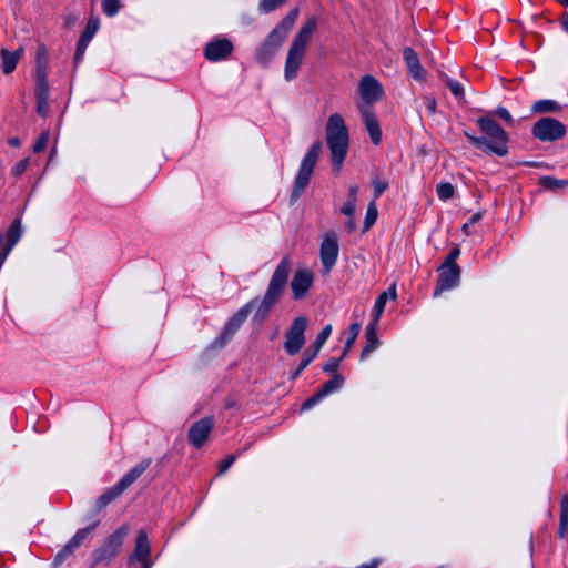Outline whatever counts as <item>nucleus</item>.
<instances>
[{
	"label": "nucleus",
	"instance_id": "nucleus-17",
	"mask_svg": "<svg viewBox=\"0 0 568 568\" xmlns=\"http://www.w3.org/2000/svg\"><path fill=\"white\" fill-rule=\"evenodd\" d=\"M98 29H99V18L91 17L88 20V23H87L84 30L82 31L80 39L77 43V49H75V53H74V64H78L81 61V59L83 58L84 52H85L90 41L92 40L93 36L98 31Z\"/></svg>",
	"mask_w": 568,
	"mask_h": 568
},
{
	"label": "nucleus",
	"instance_id": "nucleus-24",
	"mask_svg": "<svg viewBox=\"0 0 568 568\" xmlns=\"http://www.w3.org/2000/svg\"><path fill=\"white\" fill-rule=\"evenodd\" d=\"M21 235V221L19 219H16L7 231V242L2 251L9 253L12 250V247L17 244V242L20 240Z\"/></svg>",
	"mask_w": 568,
	"mask_h": 568
},
{
	"label": "nucleus",
	"instance_id": "nucleus-6",
	"mask_svg": "<svg viewBox=\"0 0 568 568\" xmlns=\"http://www.w3.org/2000/svg\"><path fill=\"white\" fill-rule=\"evenodd\" d=\"M129 532L130 526L128 524H123L118 529H115L105 539L101 547L93 551V565L109 564L113 558H115L119 555L124 539L128 537Z\"/></svg>",
	"mask_w": 568,
	"mask_h": 568
},
{
	"label": "nucleus",
	"instance_id": "nucleus-8",
	"mask_svg": "<svg viewBox=\"0 0 568 568\" xmlns=\"http://www.w3.org/2000/svg\"><path fill=\"white\" fill-rule=\"evenodd\" d=\"M307 327V318L298 316L293 320L291 326L285 333L284 349L290 355L297 354L305 343V329Z\"/></svg>",
	"mask_w": 568,
	"mask_h": 568
},
{
	"label": "nucleus",
	"instance_id": "nucleus-35",
	"mask_svg": "<svg viewBox=\"0 0 568 568\" xmlns=\"http://www.w3.org/2000/svg\"><path fill=\"white\" fill-rule=\"evenodd\" d=\"M359 332H361V324L359 323H353L349 326L351 336L345 342V347H344V352L342 353V357H345L346 354L348 353V351L353 347V345H354V343H355Z\"/></svg>",
	"mask_w": 568,
	"mask_h": 568
},
{
	"label": "nucleus",
	"instance_id": "nucleus-61",
	"mask_svg": "<svg viewBox=\"0 0 568 568\" xmlns=\"http://www.w3.org/2000/svg\"><path fill=\"white\" fill-rule=\"evenodd\" d=\"M44 55H45V47L43 44H41V45H39V49H38V63L42 62L41 57H44Z\"/></svg>",
	"mask_w": 568,
	"mask_h": 568
},
{
	"label": "nucleus",
	"instance_id": "nucleus-54",
	"mask_svg": "<svg viewBox=\"0 0 568 568\" xmlns=\"http://www.w3.org/2000/svg\"><path fill=\"white\" fill-rule=\"evenodd\" d=\"M423 101H424L427 110L429 111V113L434 114L436 112V106H437L435 98L425 95V97H423Z\"/></svg>",
	"mask_w": 568,
	"mask_h": 568
},
{
	"label": "nucleus",
	"instance_id": "nucleus-57",
	"mask_svg": "<svg viewBox=\"0 0 568 568\" xmlns=\"http://www.w3.org/2000/svg\"><path fill=\"white\" fill-rule=\"evenodd\" d=\"M345 229L348 233H352L356 230V223L353 216H348V220L345 223Z\"/></svg>",
	"mask_w": 568,
	"mask_h": 568
},
{
	"label": "nucleus",
	"instance_id": "nucleus-19",
	"mask_svg": "<svg viewBox=\"0 0 568 568\" xmlns=\"http://www.w3.org/2000/svg\"><path fill=\"white\" fill-rule=\"evenodd\" d=\"M148 559H151V545L146 531L140 529L136 534L135 547L129 558V564L132 565L134 561Z\"/></svg>",
	"mask_w": 568,
	"mask_h": 568
},
{
	"label": "nucleus",
	"instance_id": "nucleus-48",
	"mask_svg": "<svg viewBox=\"0 0 568 568\" xmlns=\"http://www.w3.org/2000/svg\"><path fill=\"white\" fill-rule=\"evenodd\" d=\"M344 357H339V358H331L327 363H325L323 365V371L326 372V373H335L339 366V363L343 359Z\"/></svg>",
	"mask_w": 568,
	"mask_h": 568
},
{
	"label": "nucleus",
	"instance_id": "nucleus-11",
	"mask_svg": "<svg viewBox=\"0 0 568 568\" xmlns=\"http://www.w3.org/2000/svg\"><path fill=\"white\" fill-rule=\"evenodd\" d=\"M214 418L206 416L193 423L187 432L189 444L195 448H201L207 440L214 428Z\"/></svg>",
	"mask_w": 568,
	"mask_h": 568
},
{
	"label": "nucleus",
	"instance_id": "nucleus-59",
	"mask_svg": "<svg viewBox=\"0 0 568 568\" xmlns=\"http://www.w3.org/2000/svg\"><path fill=\"white\" fill-rule=\"evenodd\" d=\"M562 28L568 32V12H565L560 19Z\"/></svg>",
	"mask_w": 568,
	"mask_h": 568
},
{
	"label": "nucleus",
	"instance_id": "nucleus-15",
	"mask_svg": "<svg viewBox=\"0 0 568 568\" xmlns=\"http://www.w3.org/2000/svg\"><path fill=\"white\" fill-rule=\"evenodd\" d=\"M285 39L286 38L278 33V31L273 29L257 51L258 61L263 64L268 63L275 52L282 47Z\"/></svg>",
	"mask_w": 568,
	"mask_h": 568
},
{
	"label": "nucleus",
	"instance_id": "nucleus-64",
	"mask_svg": "<svg viewBox=\"0 0 568 568\" xmlns=\"http://www.w3.org/2000/svg\"><path fill=\"white\" fill-rule=\"evenodd\" d=\"M139 562L141 564V568H152L153 565L152 559L141 560Z\"/></svg>",
	"mask_w": 568,
	"mask_h": 568
},
{
	"label": "nucleus",
	"instance_id": "nucleus-5",
	"mask_svg": "<svg viewBox=\"0 0 568 568\" xmlns=\"http://www.w3.org/2000/svg\"><path fill=\"white\" fill-rule=\"evenodd\" d=\"M316 30L317 19L312 17L301 27L294 37L285 61L284 75L287 81H291L296 77L306 53L308 42Z\"/></svg>",
	"mask_w": 568,
	"mask_h": 568
},
{
	"label": "nucleus",
	"instance_id": "nucleus-20",
	"mask_svg": "<svg viewBox=\"0 0 568 568\" xmlns=\"http://www.w3.org/2000/svg\"><path fill=\"white\" fill-rule=\"evenodd\" d=\"M405 63L408 68L410 75L416 80L425 79V70L419 63V58L414 49L405 48L403 51Z\"/></svg>",
	"mask_w": 568,
	"mask_h": 568
},
{
	"label": "nucleus",
	"instance_id": "nucleus-2",
	"mask_svg": "<svg viewBox=\"0 0 568 568\" xmlns=\"http://www.w3.org/2000/svg\"><path fill=\"white\" fill-rule=\"evenodd\" d=\"M477 124L485 135L475 136L465 132L468 141L485 153H491L498 156L506 155L508 153V135L505 130L489 116L479 118Z\"/></svg>",
	"mask_w": 568,
	"mask_h": 568
},
{
	"label": "nucleus",
	"instance_id": "nucleus-33",
	"mask_svg": "<svg viewBox=\"0 0 568 568\" xmlns=\"http://www.w3.org/2000/svg\"><path fill=\"white\" fill-rule=\"evenodd\" d=\"M539 182L544 187L552 191L568 186V180H558L552 176H542Z\"/></svg>",
	"mask_w": 568,
	"mask_h": 568
},
{
	"label": "nucleus",
	"instance_id": "nucleus-52",
	"mask_svg": "<svg viewBox=\"0 0 568 568\" xmlns=\"http://www.w3.org/2000/svg\"><path fill=\"white\" fill-rule=\"evenodd\" d=\"M560 519H568V493L564 494L560 499Z\"/></svg>",
	"mask_w": 568,
	"mask_h": 568
},
{
	"label": "nucleus",
	"instance_id": "nucleus-10",
	"mask_svg": "<svg viewBox=\"0 0 568 568\" xmlns=\"http://www.w3.org/2000/svg\"><path fill=\"white\" fill-rule=\"evenodd\" d=\"M338 252L339 245L336 233L331 230L326 232L320 248L321 262L326 274H328L336 264Z\"/></svg>",
	"mask_w": 568,
	"mask_h": 568
},
{
	"label": "nucleus",
	"instance_id": "nucleus-44",
	"mask_svg": "<svg viewBox=\"0 0 568 568\" xmlns=\"http://www.w3.org/2000/svg\"><path fill=\"white\" fill-rule=\"evenodd\" d=\"M286 0H261L260 9L266 13L281 7Z\"/></svg>",
	"mask_w": 568,
	"mask_h": 568
},
{
	"label": "nucleus",
	"instance_id": "nucleus-60",
	"mask_svg": "<svg viewBox=\"0 0 568 568\" xmlns=\"http://www.w3.org/2000/svg\"><path fill=\"white\" fill-rule=\"evenodd\" d=\"M388 297H390L392 300H395L397 294H396V285L393 284L389 288H388Z\"/></svg>",
	"mask_w": 568,
	"mask_h": 568
},
{
	"label": "nucleus",
	"instance_id": "nucleus-30",
	"mask_svg": "<svg viewBox=\"0 0 568 568\" xmlns=\"http://www.w3.org/2000/svg\"><path fill=\"white\" fill-rule=\"evenodd\" d=\"M560 110L561 105L554 100H539L536 101L531 106V111L534 113H554Z\"/></svg>",
	"mask_w": 568,
	"mask_h": 568
},
{
	"label": "nucleus",
	"instance_id": "nucleus-37",
	"mask_svg": "<svg viewBox=\"0 0 568 568\" xmlns=\"http://www.w3.org/2000/svg\"><path fill=\"white\" fill-rule=\"evenodd\" d=\"M121 7V0H102V10L108 17L115 16Z\"/></svg>",
	"mask_w": 568,
	"mask_h": 568
},
{
	"label": "nucleus",
	"instance_id": "nucleus-18",
	"mask_svg": "<svg viewBox=\"0 0 568 568\" xmlns=\"http://www.w3.org/2000/svg\"><path fill=\"white\" fill-rule=\"evenodd\" d=\"M358 109L362 113L366 130L369 133V138L372 142L377 145L382 141V130L379 128V122L373 112L371 106L359 104Z\"/></svg>",
	"mask_w": 568,
	"mask_h": 568
},
{
	"label": "nucleus",
	"instance_id": "nucleus-36",
	"mask_svg": "<svg viewBox=\"0 0 568 568\" xmlns=\"http://www.w3.org/2000/svg\"><path fill=\"white\" fill-rule=\"evenodd\" d=\"M377 215L378 212L376 204L374 202L369 203L364 221V232L368 231L373 226V224L376 222Z\"/></svg>",
	"mask_w": 568,
	"mask_h": 568
},
{
	"label": "nucleus",
	"instance_id": "nucleus-38",
	"mask_svg": "<svg viewBox=\"0 0 568 568\" xmlns=\"http://www.w3.org/2000/svg\"><path fill=\"white\" fill-rule=\"evenodd\" d=\"M37 98V112L40 116H47L49 111V93H36Z\"/></svg>",
	"mask_w": 568,
	"mask_h": 568
},
{
	"label": "nucleus",
	"instance_id": "nucleus-3",
	"mask_svg": "<svg viewBox=\"0 0 568 568\" xmlns=\"http://www.w3.org/2000/svg\"><path fill=\"white\" fill-rule=\"evenodd\" d=\"M348 129L341 114H332L326 124V143L332 154L333 168L338 173L348 150Z\"/></svg>",
	"mask_w": 568,
	"mask_h": 568
},
{
	"label": "nucleus",
	"instance_id": "nucleus-32",
	"mask_svg": "<svg viewBox=\"0 0 568 568\" xmlns=\"http://www.w3.org/2000/svg\"><path fill=\"white\" fill-rule=\"evenodd\" d=\"M98 525V521L83 528V529H80L72 538L71 540L69 541V544L71 545V547L73 548H78L80 547V545L89 537V535L94 530V528L97 527Z\"/></svg>",
	"mask_w": 568,
	"mask_h": 568
},
{
	"label": "nucleus",
	"instance_id": "nucleus-63",
	"mask_svg": "<svg viewBox=\"0 0 568 568\" xmlns=\"http://www.w3.org/2000/svg\"><path fill=\"white\" fill-rule=\"evenodd\" d=\"M377 566L378 560H373L372 562L358 566L357 568H377Z\"/></svg>",
	"mask_w": 568,
	"mask_h": 568
},
{
	"label": "nucleus",
	"instance_id": "nucleus-26",
	"mask_svg": "<svg viewBox=\"0 0 568 568\" xmlns=\"http://www.w3.org/2000/svg\"><path fill=\"white\" fill-rule=\"evenodd\" d=\"M298 8L291 9L274 30L278 31V33L286 38L298 17Z\"/></svg>",
	"mask_w": 568,
	"mask_h": 568
},
{
	"label": "nucleus",
	"instance_id": "nucleus-45",
	"mask_svg": "<svg viewBox=\"0 0 568 568\" xmlns=\"http://www.w3.org/2000/svg\"><path fill=\"white\" fill-rule=\"evenodd\" d=\"M372 184L374 187L375 199H378L383 194V192L386 191L388 187V182L386 180L373 179Z\"/></svg>",
	"mask_w": 568,
	"mask_h": 568
},
{
	"label": "nucleus",
	"instance_id": "nucleus-29",
	"mask_svg": "<svg viewBox=\"0 0 568 568\" xmlns=\"http://www.w3.org/2000/svg\"><path fill=\"white\" fill-rule=\"evenodd\" d=\"M343 384L344 377L341 374H334L333 377L326 383H324L317 392L324 398L327 395L338 390Z\"/></svg>",
	"mask_w": 568,
	"mask_h": 568
},
{
	"label": "nucleus",
	"instance_id": "nucleus-51",
	"mask_svg": "<svg viewBox=\"0 0 568 568\" xmlns=\"http://www.w3.org/2000/svg\"><path fill=\"white\" fill-rule=\"evenodd\" d=\"M29 163V159L20 160L12 169V174L14 176H20L27 170Z\"/></svg>",
	"mask_w": 568,
	"mask_h": 568
},
{
	"label": "nucleus",
	"instance_id": "nucleus-12",
	"mask_svg": "<svg viewBox=\"0 0 568 568\" xmlns=\"http://www.w3.org/2000/svg\"><path fill=\"white\" fill-rule=\"evenodd\" d=\"M438 278L434 290V296L438 297L443 292L452 290L459 284L460 281V267L445 266L442 264L438 267Z\"/></svg>",
	"mask_w": 568,
	"mask_h": 568
},
{
	"label": "nucleus",
	"instance_id": "nucleus-25",
	"mask_svg": "<svg viewBox=\"0 0 568 568\" xmlns=\"http://www.w3.org/2000/svg\"><path fill=\"white\" fill-rule=\"evenodd\" d=\"M125 489L118 483L114 487L105 491L103 495L99 497L97 500L95 509L97 511H101L105 508L110 503L120 497Z\"/></svg>",
	"mask_w": 568,
	"mask_h": 568
},
{
	"label": "nucleus",
	"instance_id": "nucleus-7",
	"mask_svg": "<svg viewBox=\"0 0 568 568\" xmlns=\"http://www.w3.org/2000/svg\"><path fill=\"white\" fill-rule=\"evenodd\" d=\"M323 144L316 141L304 156L297 176L295 179L292 197L297 199L305 190L316 166Z\"/></svg>",
	"mask_w": 568,
	"mask_h": 568
},
{
	"label": "nucleus",
	"instance_id": "nucleus-22",
	"mask_svg": "<svg viewBox=\"0 0 568 568\" xmlns=\"http://www.w3.org/2000/svg\"><path fill=\"white\" fill-rule=\"evenodd\" d=\"M22 49H19L17 51H9L7 49H2L0 51V55L2 59V71L4 74H10L14 71L17 63L21 57Z\"/></svg>",
	"mask_w": 568,
	"mask_h": 568
},
{
	"label": "nucleus",
	"instance_id": "nucleus-46",
	"mask_svg": "<svg viewBox=\"0 0 568 568\" xmlns=\"http://www.w3.org/2000/svg\"><path fill=\"white\" fill-rule=\"evenodd\" d=\"M460 255V248L458 246H455L450 252L449 254L446 256L445 261L443 262V264H445V266H454V267H459L456 260L458 258V256Z\"/></svg>",
	"mask_w": 568,
	"mask_h": 568
},
{
	"label": "nucleus",
	"instance_id": "nucleus-47",
	"mask_svg": "<svg viewBox=\"0 0 568 568\" xmlns=\"http://www.w3.org/2000/svg\"><path fill=\"white\" fill-rule=\"evenodd\" d=\"M323 399V397L321 396V394L318 392H316L313 396H311L310 398H307L305 402H303L302 406H301V409L302 410H306V409H310L312 408L314 405H316L317 403H320L321 400Z\"/></svg>",
	"mask_w": 568,
	"mask_h": 568
},
{
	"label": "nucleus",
	"instance_id": "nucleus-4",
	"mask_svg": "<svg viewBox=\"0 0 568 568\" xmlns=\"http://www.w3.org/2000/svg\"><path fill=\"white\" fill-rule=\"evenodd\" d=\"M316 30L317 19L312 17L301 27L294 37L285 61L284 75L287 81H291L296 77L306 53L308 42Z\"/></svg>",
	"mask_w": 568,
	"mask_h": 568
},
{
	"label": "nucleus",
	"instance_id": "nucleus-50",
	"mask_svg": "<svg viewBox=\"0 0 568 568\" xmlns=\"http://www.w3.org/2000/svg\"><path fill=\"white\" fill-rule=\"evenodd\" d=\"M235 460H236L235 455H229L224 460H222L220 463V469H219L217 475L224 474L233 465V463Z\"/></svg>",
	"mask_w": 568,
	"mask_h": 568
},
{
	"label": "nucleus",
	"instance_id": "nucleus-55",
	"mask_svg": "<svg viewBox=\"0 0 568 568\" xmlns=\"http://www.w3.org/2000/svg\"><path fill=\"white\" fill-rule=\"evenodd\" d=\"M568 535V519L559 518L558 536L559 538H566Z\"/></svg>",
	"mask_w": 568,
	"mask_h": 568
},
{
	"label": "nucleus",
	"instance_id": "nucleus-53",
	"mask_svg": "<svg viewBox=\"0 0 568 568\" xmlns=\"http://www.w3.org/2000/svg\"><path fill=\"white\" fill-rule=\"evenodd\" d=\"M356 209V202L348 201L341 207V212L346 216H353Z\"/></svg>",
	"mask_w": 568,
	"mask_h": 568
},
{
	"label": "nucleus",
	"instance_id": "nucleus-42",
	"mask_svg": "<svg viewBox=\"0 0 568 568\" xmlns=\"http://www.w3.org/2000/svg\"><path fill=\"white\" fill-rule=\"evenodd\" d=\"M75 548L68 542L54 557L53 566L61 565L67 558L71 557Z\"/></svg>",
	"mask_w": 568,
	"mask_h": 568
},
{
	"label": "nucleus",
	"instance_id": "nucleus-58",
	"mask_svg": "<svg viewBox=\"0 0 568 568\" xmlns=\"http://www.w3.org/2000/svg\"><path fill=\"white\" fill-rule=\"evenodd\" d=\"M75 22H77V18L74 16L70 14V16L65 17V27L67 28L74 26Z\"/></svg>",
	"mask_w": 568,
	"mask_h": 568
},
{
	"label": "nucleus",
	"instance_id": "nucleus-56",
	"mask_svg": "<svg viewBox=\"0 0 568 568\" xmlns=\"http://www.w3.org/2000/svg\"><path fill=\"white\" fill-rule=\"evenodd\" d=\"M358 186L352 185L348 190V201L357 202Z\"/></svg>",
	"mask_w": 568,
	"mask_h": 568
},
{
	"label": "nucleus",
	"instance_id": "nucleus-39",
	"mask_svg": "<svg viewBox=\"0 0 568 568\" xmlns=\"http://www.w3.org/2000/svg\"><path fill=\"white\" fill-rule=\"evenodd\" d=\"M316 357L313 353H311V349H306L303 354V358L296 368V371L292 374V379H295L310 364L311 362Z\"/></svg>",
	"mask_w": 568,
	"mask_h": 568
},
{
	"label": "nucleus",
	"instance_id": "nucleus-34",
	"mask_svg": "<svg viewBox=\"0 0 568 568\" xmlns=\"http://www.w3.org/2000/svg\"><path fill=\"white\" fill-rule=\"evenodd\" d=\"M387 300H388V292H382L378 295V297L375 302V306H374L373 322L378 323V321L384 312Z\"/></svg>",
	"mask_w": 568,
	"mask_h": 568
},
{
	"label": "nucleus",
	"instance_id": "nucleus-40",
	"mask_svg": "<svg viewBox=\"0 0 568 568\" xmlns=\"http://www.w3.org/2000/svg\"><path fill=\"white\" fill-rule=\"evenodd\" d=\"M446 87L449 88L450 92L456 97V98H462L464 97V87L462 83H459L458 81L456 80H453L446 75L442 77Z\"/></svg>",
	"mask_w": 568,
	"mask_h": 568
},
{
	"label": "nucleus",
	"instance_id": "nucleus-27",
	"mask_svg": "<svg viewBox=\"0 0 568 568\" xmlns=\"http://www.w3.org/2000/svg\"><path fill=\"white\" fill-rule=\"evenodd\" d=\"M298 8L291 9L274 30L278 31V33L286 38L298 17Z\"/></svg>",
	"mask_w": 568,
	"mask_h": 568
},
{
	"label": "nucleus",
	"instance_id": "nucleus-41",
	"mask_svg": "<svg viewBox=\"0 0 568 568\" xmlns=\"http://www.w3.org/2000/svg\"><path fill=\"white\" fill-rule=\"evenodd\" d=\"M454 193L455 189L450 183H440L437 185L438 197L443 201L452 199Z\"/></svg>",
	"mask_w": 568,
	"mask_h": 568
},
{
	"label": "nucleus",
	"instance_id": "nucleus-43",
	"mask_svg": "<svg viewBox=\"0 0 568 568\" xmlns=\"http://www.w3.org/2000/svg\"><path fill=\"white\" fill-rule=\"evenodd\" d=\"M49 139H50L49 130L43 131L40 134V136L38 138V140L36 141V143L33 144V152L34 153L42 152L47 148Z\"/></svg>",
	"mask_w": 568,
	"mask_h": 568
},
{
	"label": "nucleus",
	"instance_id": "nucleus-13",
	"mask_svg": "<svg viewBox=\"0 0 568 568\" xmlns=\"http://www.w3.org/2000/svg\"><path fill=\"white\" fill-rule=\"evenodd\" d=\"M314 283V274L311 270L300 267L293 275L291 282V290L293 298L296 301L303 300Z\"/></svg>",
	"mask_w": 568,
	"mask_h": 568
},
{
	"label": "nucleus",
	"instance_id": "nucleus-23",
	"mask_svg": "<svg viewBox=\"0 0 568 568\" xmlns=\"http://www.w3.org/2000/svg\"><path fill=\"white\" fill-rule=\"evenodd\" d=\"M377 323L372 322L366 329V345L362 349L361 358H365L373 351H375L378 346V337H377Z\"/></svg>",
	"mask_w": 568,
	"mask_h": 568
},
{
	"label": "nucleus",
	"instance_id": "nucleus-14",
	"mask_svg": "<svg viewBox=\"0 0 568 568\" xmlns=\"http://www.w3.org/2000/svg\"><path fill=\"white\" fill-rule=\"evenodd\" d=\"M358 91L367 106L381 100L383 95V88L373 75H364L361 79Z\"/></svg>",
	"mask_w": 568,
	"mask_h": 568
},
{
	"label": "nucleus",
	"instance_id": "nucleus-62",
	"mask_svg": "<svg viewBox=\"0 0 568 568\" xmlns=\"http://www.w3.org/2000/svg\"><path fill=\"white\" fill-rule=\"evenodd\" d=\"M480 220H481V213H479V212H478V213H475V214L470 217V220H469V222H468V223H469V224H475V223H477V222H478V221H480Z\"/></svg>",
	"mask_w": 568,
	"mask_h": 568
},
{
	"label": "nucleus",
	"instance_id": "nucleus-1",
	"mask_svg": "<svg viewBox=\"0 0 568 568\" xmlns=\"http://www.w3.org/2000/svg\"><path fill=\"white\" fill-rule=\"evenodd\" d=\"M292 267L293 263L291 257L288 255L284 256L272 274L263 297L261 300L257 297L253 298L229 320L221 335L223 341H227L235 334L245 322L253 307H256L253 321L257 324H262L268 317L273 306L278 302L285 291Z\"/></svg>",
	"mask_w": 568,
	"mask_h": 568
},
{
	"label": "nucleus",
	"instance_id": "nucleus-28",
	"mask_svg": "<svg viewBox=\"0 0 568 568\" xmlns=\"http://www.w3.org/2000/svg\"><path fill=\"white\" fill-rule=\"evenodd\" d=\"M36 93H49V84L47 81V67L43 62H39L36 71Z\"/></svg>",
	"mask_w": 568,
	"mask_h": 568
},
{
	"label": "nucleus",
	"instance_id": "nucleus-21",
	"mask_svg": "<svg viewBox=\"0 0 568 568\" xmlns=\"http://www.w3.org/2000/svg\"><path fill=\"white\" fill-rule=\"evenodd\" d=\"M152 460L146 458L135 465L129 473H126L119 481V484L126 490L151 465Z\"/></svg>",
	"mask_w": 568,
	"mask_h": 568
},
{
	"label": "nucleus",
	"instance_id": "nucleus-49",
	"mask_svg": "<svg viewBox=\"0 0 568 568\" xmlns=\"http://www.w3.org/2000/svg\"><path fill=\"white\" fill-rule=\"evenodd\" d=\"M495 114L498 118L503 119L507 124H509V125L514 124V119L511 118V115L507 109L499 106L496 109Z\"/></svg>",
	"mask_w": 568,
	"mask_h": 568
},
{
	"label": "nucleus",
	"instance_id": "nucleus-16",
	"mask_svg": "<svg viewBox=\"0 0 568 568\" xmlns=\"http://www.w3.org/2000/svg\"><path fill=\"white\" fill-rule=\"evenodd\" d=\"M233 49V44L229 39H217L205 45L204 57L209 61L225 60L232 54Z\"/></svg>",
	"mask_w": 568,
	"mask_h": 568
},
{
	"label": "nucleus",
	"instance_id": "nucleus-31",
	"mask_svg": "<svg viewBox=\"0 0 568 568\" xmlns=\"http://www.w3.org/2000/svg\"><path fill=\"white\" fill-rule=\"evenodd\" d=\"M331 333H332V325L328 324L316 336L315 341L313 342V344H312V346L310 348L311 353H313L314 355H317V353L320 352V349L322 348L324 343L329 337Z\"/></svg>",
	"mask_w": 568,
	"mask_h": 568
},
{
	"label": "nucleus",
	"instance_id": "nucleus-9",
	"mask_svg": "<svg viewBox=\"0 0 568 568\" xmlns=\"http://www.w3.org/2000/svg\"><path fill=\"white\" fill-rule=\"evenodd\" d=\"M566 134V126L552 118H542L532 126V135L540 141H556Z\"/></svg>",
	"mask_w": 568,
	"mask_h": 568
}]
</instances>
